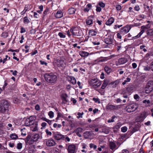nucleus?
I'll use <instances>...</instances> for the list:
<instances>
[{
    "label": "nucleus",
    "instance_id": "f257e3e1",
    "mask_svg": "<svg viewBox=\"0 0 153 153\" xmlns=\"http://www.w3.org/2000/svg\"><path fill=\"white\" fill-rule=\"evenodd\" d=\"M45 80L49 85L55 84L57 80V76L53 73H47L44 75Z\"/></svg>",
    "mask_w": 153,
    "mask_h": 153
},
{
    "label": "nucleus",
    "instance_id": "f03ea898",
    "mask_svg": "<svg viewBox=\"0 0 153 153\" xmlns=\"http://www.w3.org/2000/svg\"><path fill=\"white\" fill-rule=\"evenodd\" d=\"M88 83L91 88L96 90L101 85V82L97 78L91 79L88 81Z\"/></svg>",
    "mask_w": 153,
    "mask_h": 153
},
{
    "label": "nucleus",
    "instance_id": "7ed1b4c3",
    "mask_svg": "<svg viewBox=\"0 0 153 153\" xmlns=\"http://www.w3.org/2000/svg\"><path fill=\"white\" fill-rule=\"evenodd\" d=\"M9 104L6 100H2L0 104V111L2 112L8 110Z\"/></svg>",
    "mask_w": 153,
    "mask_h": 153
},
{
    "label": "nucleus",
    "instance_id": "20e7f679",
    "mask_svg": "<svg viewBox=\"0 0 153 153\" xmlns=\"http://www.w3.org/2000/svg\"><path fill=\"white\" fill-rule=\"evenodd\" d=\"M36 119L35 116H32L27 118L25 120V125L26 126H29L32 125Z\"/></svg>",
    "mask_w": 153,
    "mask_h": 153
},
{
    "label": "nucleus",
    "instance_id": "39448f33",
    "mask_svg": "<svg viewBox=\"0 0 153 153\" xmlns=\"http://www.w3.org/2000/svg\"><path fill=\"white\" fill-rule=\"evenodd\" d=\"M146 93H149L152 91L153 89V81L152 80L149 81L146 86Z\"/></svg>",
    "mask_w": 153,
    "mask_h": 153
},
{
    "label": "nucleus",
    "instance_id": "423d86ee",
    "mask_svg": "<svg viewBox=\"0 0 153 153\" xmlns=\"http://www.w3.org/2000/svg\"><path fill=\"white\" fill-rule=\"evenodd\" d=\"M46 144L48 147L54 146L56 144V142L52 138L46 140Z\"/></svg>",
    "mask_w": 153,
    "mask_h": 153
},
{
    "label": "nucleus",
    "instance_id": "0eeeda50",
    "mask_svg": "<svg viewBox=\"0 0 153 153\" xmlns=\"http://www.w3.org/2000/svg\"><path fill=\"white\" fill-rule=\"evenodd\" d=\"M131 25H127L125 27L121 28L120 33L122 34H124L128 33L131 28Z\"/></svg>",
    "mask_w": 153,
    "mask_h": 153
},
{
    "label": "nucleus",
    "instance_id": "6e6552de",
    "mask_svg": "<svg viewBox=\"0 0 153 153\" xmlns=\"http://www.w3.org/2000/svg\"><path fill=\"white\" fill-rule=\"evenodd\" d=\"M76 146L75 145L72 144L69 145L67 148L68 153H76Z\"/></svg>",
    "mask_w": 153,
    "mask_h": 153
},
{
    "label": "nucleus",
    "instance_id": "1a4fd4ad",
    "mask_svg": "<svg viewBox=\"0 0 153 153\" xmlns=\"http://www.w3.org/2000/svg\"><path fill=\"white\" fill-rule=\"evenodd\" d=\"M64 135L59 132L55 133L53 134V137L56 140L59 141L61 140H64Z\"/></svg>",
    "mask_w": 153,
    "mask_h": 153
},
{
    "label": "nucleus",
    "instance_id": "9d476101",
    "mask_svg": "<svg viewBox=\"0 0 153 153\" xmlns=\"http://www.w3.org/2000/svg\"><path fill=\"white\" fill-rule=\"evenodd\" d=\"M56 65L60 68H65V64L61 59H57L55 62Z\"/></svg>",
    "mask_w": 153,
    "mask_h": 153
},
{
    "label": "nucleus",
    "instance_id": "9b49d317",
    "mask_svg": "<svg viewBox=\"0 0 153 153\" xmlns=\"http://www.w3.org/2000/svg\"><path fill=\"white\" fill-rule=\"evenodd\" d=\"M137 105L135 104H131L128 106L127 111L128 112H131L135 111L137 108Z\"/></svg>",
    "mask_w": 153,
    "mask_h": 153
},
{
    "label": "nucleus",
    "instance_id": "f8f14e48",
    "mask_svg": "<svg viewBox=\"0 0 153 153\" xmlns=\"http://www.w3.org/2000/svg\"><path fill=\"white\" fill-rule=\"evenodd\" d=\"M109 146L110 149L112 150H115L117 148V145L113 141H110L109 143Z\"/></svg>",
    "mask_w": 153,
    "mask_h": 153
},
{
    "label": "nucleus",
    "instance_id": "ddd939ff",
    "mask_svg": "<svg viewBox=\"0 0 153 153\" xmlns=\"http://www.w3.org/2000/svg\"><path fill=\"white\" fill-rule=\"evenodd\" d=\"M113 37L111 36H108V37L105 39V42L108 44H111L112 43Z\"/></svg>",
    "mask_w": 153,
    "mask_h": 153
},
{
    "label": "nucleus",
    "instance_id": "4468645a",
    "mask_svg": "<svg viewBox=\"0 0 153 153\" xmlns=\"http://www.w3.org/2000/svg\"><path fill=\"white\" fill-rule=\"evenodd\" d=\"M147 29L148 28L147 27L144 25L142 26L141 27V30L140 32L139 33V34L135 36V37H137V38L140 37L144 32L145 30V29Z\"/></svg>",
    "mask_w": 153,
    "mask_h": 153
},
{
    "label": "nucleus",
    "instance_id": "2eb2a0df",
    "mask_svg": "<svg viewBox=\"0 0 153 153\" xmlns=\"http://www.w3.org/2000/svg\"><path fill=\"white\" fill-rule=\"evenodd\" d=\"M32 125V126L31 127V129L33 131H35L38 130V123L37 121H35V122H34Z\"/></svg>",
    "mask_w": 153,
    "mask_h": 153
},
{
    "label": "nucleus",
    "instance_id": "dca6fc26",
    "mask_svg": "<svg viewBox=\"0 0 153 153\" xmlns=\"http://www.w3.org/2000/svg\"><path fill=\"white\" fill-rule=\"evenodd\" d=\"M127 62V59L125 58H121L119 59L118 62L120 65L123 64Z\"/></svg>",
    "mask_w": 153,
    "mask_h": 153
},
{
    "label": "nucleus",
    "instance_id": "f3484780",
    "mask_svg": "<svg viewBox=\"0 0 153 153\" xmlns=\"http://www.w3.org/2000/svg\"><path fill=\"white\" fill-rule=\"evenodd\" d=\"M63 16V13L60 10H58L55 15V17L57 18H62Z\"/></svg>",
    "mask_w": 153,
    "mask_h": 153
},
{
    "label": "nucleus",
    "instance_id": "a211bd4d",
    "mask_svg": "<svg viewBox=\"0 0 153 153\" xmlns=\"http://www.w3.org/2000/svg\"><path fill=\"white\" fill-rule=\"evenodd\" d=\"M109 83V81L108 80H104L101 87V88L102 89H104L107 86Z\"/></svg>",
    "mask_w": 153,
    "mask_h": 153
},
{
    "label": "nucleus",
    "instance_id": "6ab92c4d",
    "mask_svg": "<svg viewBox=\"0 0 153 153\" xmlns=\"http://www.w3.org/2000/svg\"><path fill=\"white\" fill-rule=\"evenodd\" d=\"M68 97L66 94L63 95L62 96V98L63 100V103L65 104L68 102V100L67 99Z\"/></svg>",
    "mask_w": 153,
    "mask_h": 153
},
{
    "label": "nucleus",
    "instance_id": "aec40b11",
    "mask_svg": "<svg viewBox=\"0 0 153 153\" xmlns=\"http://www.w3.org/2000/svg\"><path fill=\"white\" fill-rule=\"evenodd\" d=\"M79 54L82 57H87L89 55L88 53L85 51H82L80 52Z\"/></svg>",
    "mask_w": 153,
    "mask_h": 153
},
{
    "label": "nucleus",
    "instance_id": "412c9836",
    "mask_svg": "<svg viewBox=\"0 0 153 153\" xmlns=\"http://www.w3.org/2000/svg\"><path fill=\"white\" fill-rule=\"evenodd\" d=\"M118 108L117 106L114 105H110L107 106V108L108 109L110 110H113L116 109Z\"/></svg>",
    "mask_w": 153,
    "mask_h": 153
},
{
    "label": "nucleus",
    "instance_id": "4be33fe9",
    "mask_svg": "<svg viewBox=\"0 0 153 153\" xmlns=\"http://www.w3.org/2000/svg\"><path fill=\"white\" fill-rule=\"evenodd\" d=\"M114 21V19L112 17L110 18L106 22V25H110L112 24Z\"/></svg>",
    "mask_w": 153,
    "mask_h": 153
},
{
    "label": "nucleus",
    "instance_id": "5701e85b",
    "mask_svg": "<svg viewBox=\"0 0 153 153\" xmlns=\"http://www.w3.org/2000/svg\"><path fill=\"white\" fill-rule=\"evenodd\" d=\"M97 33V32L96 30H94L93 29L89 30V35L92 36H96Z\"/></svg>",
    "mask_w": 153,
    "mask_h": 153
},
{
    "label": "nucleus",
    "instance_id": "b1692460",
    "mask_svg": "<svg viewBox=\"0 0 153 153\" xmlns=\"http://www.w3.org/2000/svg\"><path fill=\"white\" fill-rule=\"evenodd\" d=\"M95 41L92 42L93 44L94 45H99L100 44V42L99 40L100 39L99 38H95Z\"/></svg>",
    "mask_w": 153,
    "mask_h": 153
},
{
    "label": "nucleus",
    "instance_id": "393cba45",
    "mask_svg": "<svg viewBox=\"0 0 153 153\" xmlns=\"http://www.w3.org/2000/svg\"><path fill=\"white\" fill-rule=\"evenodd\" d=\"M76 10L74 8L72 7L68 9V13L70 14H73L75 13Z\"/></svg>",
    "mask_w": 153,
    "mask_h": 153
},
{
    "label": "nucleus",
    "instance_id": "a878e982",
    "mask_svg": "<svg viewBox=\"0 0 153 153\" xmlns=\"http://www.w3.org/2000/svg\"><path fill=\"white\" fill-rule=\"evenodd\" d=\"M105 71L108 74H109L111 71V69L107 66H105L104 68Z\"/></svg>",
    "mask_w": 153,
    "mask_h": 153
},
{
    "label": "nucleus",
    "instance_id": "bb28decb",
    "mask_svg": "<svg viewBox=\"0 0 153 153\" xmlns=\"http://www.w3.org/2000/svg\"><path fill=\"white\" fill-rule=\"evenodd\" d=\"M147 114L146 112L144 111L142 112L140 115V117L142 119L145 118L147 116Z\"/></svg>",
    "mask_w": 153,
    "mask_h": 153
},
{
    "label": "nucleus",
    "instance_id": "cd10ccee",
    "mask_svg": "<svg viewBox=\"0 0 153 153\" xmlns=\"http://www.w3.org/2000/svg\"><path fill=\"white\" fill-rule=\"evenodd\" d=\"M82 31L79 29H76L75 36H80L82 35Z\"/></svg>",
    "mask_w": 153,
    "mask_h": 153
},
{
    "label": "nucleus",
    "instance_id": "c85d7f7f",
    "mask_svg": "<svg viewBox=\"0 0 153 153\" xmlns=\"http://www.w3.org/2000/svg\"><path fill=\"white\" fill-rule=\"evenodd\" d=\"M10 137L12 139L14 140H16L18 138L17 135L15 133L11 134Z\"/></svg>",
    "mask_w": 153,
    "mask_h": 153
},
{
    "label": "nucleus",
    "instance_id": "c756f323",
    "mask_svg": "<svg viewBox=\"0 0 153 153\" xmlns=\"http://www.w3.org/2000/svg\"><path fill=\"white\" fill-rule=\"evenodd\" d=\"M24 22L25 24H28L30 22V19L27 16L24 18Z\"/></svg>",
    "mask_w": 153,
    "mask_h": 153
},
{
    "label": "nucleus",
    "instance_id": "7c9ffc66",
    "mask_svg": "<svg viewBox=\"0 0 153 153\" xmlns=\"http://www.w3.org/2000/svg\"><path fill=\"white\" fill-rule=\"evenodd\" d=\"M82 129L81 128H78L75 130L73 132H75L76 133H80L82 132Z\"/></svg>",
    "mask_w": 153,
    "mask_h": 153
},
{
    "label": "nucleus",
    "instance_id": "2f4dec72",
    "mask_svg": "<svg viewBox=\"0 0 153 153\" xmlns=\"http://www.w3.org/2000/svg\"><path fill=\"white\" fill-rule=\"evenodd\" d=\"M32 140L34 141H36L38 140V134H34L32 138Z\"/></svg>",
    "mask_w": 153,
    "mask_h": 153
},
{
    "label": "nucleus",
    "instance_id": "473e14b6",
    "mask_svg": "<svg viewBox=\"0 0 153 153\" xmlns=\"http://www.w3.org/2000/svg\"><path fill=\"white\" fill-rule=\"evenodd\" d=\"M147 34L148 35L150 36H153V30L152 29L148 30L147 31Z\"/></svg>",
    "mask_w": 153,
    "mask_h": 153
},
{
    "label": "nucleus",
    "instance_id": "72a5a7b5",
    "mask_svg": "<svg viewBox=\"0 0 153 153\" xmlns=\"http://www.w3.org/2000/svg\"><path fill=\"white\" fill-rule=\"evenodd\" d=\"M71 79V83L73 84L74 85L76 83V79L74 77L71 76L70 77Z\"/></svg>",
    "mask_w": 153,
    "mask_h": 153
},
{
    "label": "nucleus",
    "instance_id": "f704fd0d",
    "mask_svg": "<svg viewBox=\"0 0 153 153\" xmlns=\"http://www.w3.org/2000/svg\"><path fill=\"white\" fill-rule=\"evenodd\" d=\"M131 80V79L129 77H127L126 79L124 80V82H123V85H124L126 83L130 82Z\"/></svg>",
    "mask_w": 153,
    "mask_h": 153
},
{
    "label": "nucleus",
    "instance_id": "c9c22d12",
    "mask_svg": "<svg viewBox=\"0 0 153 153\" xmlns=\"http://www.w3.org/2000/svg\"><path fill=\"white\" fill-rule=\"evenodd\" d=\"M49 11V9L48 7H46V9L44 10V11L43 12V16H45L47 14Z\"/></svg>",
    "mask_w": 153,
    "mask_h": 153
},
{
    "label": "nucleus",
    "instance_id": "e433bc0d",
    "mask_svg": "<svg viewBox=\"0 0 153 153\" xmlns=\"http://www.w3.org/2000/svg\"><path fill=\"white\" fill-rule=\"evenodd\" d=\"M10 59V57L8 56V55H6L5 56V57L3 60V64H4L5 63V62L7 60H9Z\"/></svg>",
    "mask_w": 153,
    "mask_h": 153
},
{
    "label": "nucleus",
    "instance_id": "4c0bfd02",
    "mask_svg": "<svg viewBox=\"0 0 153 153\" xmlns=\"http://www.w3.org/2000/svg\"><path fill=\"white\" fill-rule=\"evenodd\" d=\"M76 29L75 28H71L70 29V32L73 35L75 36V32L76 30Z\"/></svg>",
    "mask_w": 153,
    "mask_h": 153
},
{
    "label": "nucleus",
    "instance_id": "58836bf2",
    "mask_svg": "<svg viewBox=\"0 0 153 153\" xmlns=\"http://www.w3.org/2000/svg\"><path fill=\"white\" fill-rule=\"evenodd\" d=\"M108 59V57H105L103 58L102 59L100 60H99L98 61V62L99 63L100 62H104L107 61Z\"/></svg>",
    "mask_w": 153,
    "mask_h": 153
},
{
    "label": "nucleus",
    "instance_id": "ea45409f",
    "mask_svg": "<svg viewBox=\"0 0 153 153\" xmlns=\"http://www.w3.org/2000/svg\"><path fill=\"white\" fill-rule=\"evenodd\" d=\"M48 115L51 118H52L54 116V113L52 111H50L49 112Z\"/></svg>",
    "mask_w": 153,
    "mask_h": 153
},
{
    "label": "nucleus",
    "instance_id": "a19ab883",
    "mask_svg": "<svg viewBox=\"0 0 153 153\" xmlns=\"http://www.w3.org/2000/svg\"><path fill=\"white\" fill-rule=\"evenodd\" d=\"M89 146L90 148H93L94 149H96L97 148V146L96 145H95L93 143H90L89 145Z\"/></svg>",
    "mask_w": 153,
    "mask_h": 153
},
{
    "label": "nucleus",
    "instance_id": "79ce46f5",
    "mask_svg": "<svg viewBox=\"0 0 153 153\" xmlns=\"http://www.w3.org/2000/svg\"><path fill=\"white\" fill-rule=\"evenodd\" d=\"M116 117V116H112V117H111V119H109L108 121V123H111V122H114V119Z\"/></svg>",
    "mask_w": 153,
    "mask_h": 153
},
{
    "label": "nucleus",
    "instance_id": "37998d69",
    "mask_svg": "<svg viewBox=\"0 0 153 153\" xmlns=\"http://www.w3.org/2000/svg\"><path fill=\"white\" fill-rule=\"evenodd\" d=\"M43 7L42 5H41L39 7V13H41L43 10Z\"/></svg>",
    "mask_w": 153,
    "mask_h": 153
},
{
    "label": "nucleus",
    "instance_id": "c03bdc74",
    "mask_svg": "<svg viewBox=\"0 0 153 153\" xmlns=\"http://www.w3.org/2000/svg\"><path fill=\"white\" fill-rule=\"evenodd\" d=\"M58 35L61 38H65V36L62 32H59L58 33Z\"/></svg>",
    "mask_w": 153,
    "mask_h": 153
},
{
    "label": "nucleus",
    "instance_id": "a18cd8bd",
    "mask_svg": "<svg viewBox=\"0 0 153 153\" xmlns=\"http://www.w3.org/2000/svg\"><path fill=\"white\" fill-rule=\"evenodd\" d=\"M86 23L88 25H91L92 24V20L91 19H88L86 21Z\"/></svg>",
    "mask_w": 153,
    "mask_h": 153
},
{
    "label": "nucleus",
    "instance_id": "49530a36",
    "mask_svg": "<svg viewBox=\"0 0 153 153\" xmlns=\"http://www.w3.org/2000/svg\"><path fill=\"white\" fill-rule=\"evenodd\" d=\"M22 148V144L21 143H18L17 148L18 149H21Z\"/></svg>",
    "mask_w": 153,
    "mask_h": 153
},
{
    "label": "nucleus",
    "instance_id": "de8ad7c7",
    "mask_svg": "<svg viewBox=\"0 0 153 153\" xmlns=\"http://www.w3.org/2000/svg\"><path fill=\"white\" fill-rule=\"evenodd\" d=\"M25 129V128H23L21 129V131L22 132L21 134L23 136H25L26 135V133H24L23 131Z\"/></svg>",
    "mask_w": 153,
    "mask_h": 153
},
{
    "label": "nucleus",
    "instance_id": "09e8293b",
    "mask_svg": "<svg viewBox=\"0 0 153 153\" xmlns=\"http://www.w3.org/2000/svg\"><path fill=\"white\" fill-rule=\"evenodd\" d=\"M64 139H65V142H69L70 140V139L66 135H64Z\"/></svg>",
    "mask_w": 153,
    "mask_h": 153
},
{
    "label": "nucleus",
    "instance_id": "8fccbe9b",
    "mask_svg": "<svg viewBox=\"0 0 153 153\" xmlns=\"http://www.w3.org/2000/svg\"><path fill=\"white\" fill-rule=\"evenodd\" d=\"M143 69L145 71H149L151 69L150 67L147 65L144 66Z\"/></svg>",
    "mask_w": 153,
    "mask_h": 153
},
{
    "label": "nucleus",
    "instance_id": "3c124183",
    "mask_svg": "<svg viewBox=\"0 0 153 153\" xmlns=\"http://www.w3.org/2000/svg\"><path fill=\"white\" fill-rule=\"evenodd\" d=\"M8 36V34L6 33H3L1 34V36L4 38H7Z\"/></svg>",
    "mask_w": 153,
    "mask_h": 153
},
{
    "label": "nucleus",
    "instance_id": "603ef678",
    "mask_svg": "<svg viewBox=\"0 0 153 153\" xmlns=\"http://www.w3.org/2000/svg\"><path fill=\"white\" fill-rule=\"evenodd\" d=\"M127 128L126 127H123L121 128V131L123 132H125L127 130Z\"/></svg>",
    "mask_w": 153,
    "mask_h": 153
},
{
    "label": "nucleus",
    "instance_id": "864d4df0",
    "mask_svg": "<svg viewBox=\"0 0 153 153\" xmlns=\"http://www.w3.org/2000/svg\"><path fill=\"white\" fill-rule=\"evenodd\" d=\"M134 97L135 99L137 100H138L140 98V97L137 94H135L134 95Z\"/></svg>",
    "mask_w": 153,
    "mask_h": 153
},
{
    "label": "nucleus",
    "instance_id": "5fc2aeb1",
    "mask_svg": "<svg viewBox=\"0 0 153 153\" xmlns=\"http://www.w3.org/2000/svg\"><path fill=\"white\" fill-rule=\"evenodd\" d=\"M93 100L95 101V102H98L99 103H100V101L99 100V99L97 98H93Z\"/></svg>",
    "mask_w": 153,
    "mask_h": 153
},
{
    "label": "nucleus",
    "instance_id": "6e6d98bb",
    "mask_svg": "<svg viewBox=\"0 0 153 153\" xmlns=\"http://www.w3.org/2000/svg\"><path fill=\"white\" fill-rule=\"evenodd\" d=\"M83 112H82V113H81L80 112H78L77 113V115H78V116H77V118H79L80 117L82 118V115H83Z\"/></svg>",
    "mask_w": 153,
    "mask_h": 153
},
{
    "label": "nucleus",
    "instance_id": "4d7b16f0",
    "mask_svg": "<svg viewBox=\"0 0 153 153\" xmlns=\"http://www.w3.org/2000/svg\"><path fill=\"white\" fill-rule=\"evenodd\" d=\"M62 116V114L61 113L58 112L57 117L56 118V120H57L59 119V117H61Z\"/></svg>",
    "mask_w": 153,
    "mask_h": 153
},
{
    "label": "nucleus",
    "instance_id": "13d9d810",
    "mask_svg": "<svg viewBox=\"0 0 153 153\" xmlns=\"http://www.w3.org/2000/svg\"><path fill=\"white\" fill-rule=\"evenodd\" d=\"M45 132L48 135H49L51 136L52 135V133L48 129H46L45 130Z\"/></svg>",
    "mask_w": 153,
    "mask_h": 153
},
{
    "label": "nucleus",
    "instance_id": "bf43d9fd",
    "mask_svg": "<svg viewBox=\"0 0 153 153\" xmlns=\"http://www.w3.org/2000/svg\"><path fill=\"white\" fill-rule=\"evenodd\" d=\"M99 5L102 7H104L105 6V4L102 2H100L99 3Z\"/></svg>",
    "mask_w": 153,
    "mask_h": 153
},
{
    "label": "nucleus",
    "instance_id": "052dcab7",
    "mask_svg": "<svg viewBox=\"0 0 153 153\" xmlns=\"http://www.w3.org/2000/svg\"><path fill=\"white\" fill-rule=\"evenodd\" d=\"M143 102L144 103L149 104L150 103V101L149 100H145L143 101Z\"/></svg>",
    "mask_w": 153,
    "mask_h": 153
},
{
    "label": "nucleus",
    "instance_id": "680f3d73",
    "mask_svg": "<svg viewBox=\"0 0 153 153\" xmlns=\"http://www.w3.org/2000/svg\"><path fill=\"white\" fill-rule=\"evenodd\" d=\"M116 9L117 10H120L121 9V7L120 5H117L116 6Z\"/></svg>",
    "mask_w": 153,
    "mask_h": 153
},
{
    "label": "nucleus",
    "instance_id": "e2e57ef3",
    "mask_svg": "<svg viewBox=\"0 0 153 153\" xmlns=\"http://www.w3.org/2000/svg\"><path fill=\"white\" fill-rule=\"evenodd\" d=\"M40 63L41 65H45L46 66H47V63H46V62H45V61H42V60H40Z\"/></svg>",
    "mask_w": 153,
    "mask_h": 153
},
{
    "label": "nucleus",
    "instance_id": "0e129e2a",
    "mask_svg": "<svg viewBox=\"0 0 153 153\" xmlns=\"http://www.w3.org/2000/svg\"><path fill=\"white\" fill-rule=\"evenodd\" d=\"M37 53V50H35L34 51L32 52L30 54L31 56H33L35 54H36Z\"/></svg>",
    "mask_w": 153,
    "mask_h": 153
},
{
    "label": "nucleus",
    "instance_id": "69168bd1",
    "mask_svg": "<svg viewBox=\"0 0 153 153\" xmlns=\"http://www.w3.org/2000/svg\"><path fill=\"white\" fill-rule=\"evenodd\" d=\"M25 30L24 27H22L21 28L20 31L21 33H25Z\"/></svg>",
    "mask_w": 153,
    "mask_h": 153
},
{
    "label": "nucleus",
    "instance_id": "338daca9",
    "mask_svg": "<svg viewBox=\"0 0 153 153\" xmlns=\"http://www.w3.org/2000/svg\"><path fill=\"white\" fill-rule=\"evenodd\" d=\"M97 8L96 9V11L98 12H100L101 10V8L100 7L97 6Z\"/></svg>",
    "mask_w": 153,
    "mask_h": 153
},
{
    "label": "nucleus",
    "instance_id": "774afa93",
    "mask_svg": "<svg viewBox=\"0 0 153 153\" xmlns=\"http://www.w3.org/2000/svg\"><path fill=\"white\" fill-rule=\"evenodd\" d=\"M122 153H129V151L127 149H123L122 151Z\"/></svg>",
    "mask_w": 153,
    "mask_h": 153
}]
</instances>
